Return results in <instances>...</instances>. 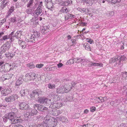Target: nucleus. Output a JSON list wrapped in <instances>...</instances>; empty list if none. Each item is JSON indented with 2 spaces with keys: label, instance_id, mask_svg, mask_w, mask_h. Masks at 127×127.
Listing matches in <instances>:
<instances>
[{
  "label": "nucleus",
  "instance_id": "1",
  "mask_svg": "<svg viewBox=\"0 0 127 127\" xmlns=\"http://www.w3.org/2000/svg\"><path fill=\"white\" fill-rule=\"evenodd\" d=\"M16 114L14 112L9 113L8 114L2 117L3 121L7 122L8 119H9L11 121L12 124H15L21 122V119L19 118H16Z\"/></svg>",
  "mask_w": 127,
  "mask_h": 127
},
{
  "label": "nucleus",
  "instance_id": "2",
  "mask_svg": "<svg viewBox=\"0 0 127 127\" xmlns=\"http://www.w3.org/2000/svg\"><path fill=\"white\" fill-rule=\"evenodd\" d=\"M40 34L39 32L34 31L33 32L32 34V35L29 39V42L34 43L35 40H37V38L39 36Z\"/></svg>",
  "mask_w": 127,
  "mask_h": 127
},
{
  "label": "nucleus",
  "instance_id": "3",
  "mask_svg": "<svg viewBox=\"0 0 127 127\" xmlns=\"http://www.w3.org/2000/svg\"><path fill=\"white\" fill-rule=\"evenodd\" d=\"M11 46V44L9 42L7 41L5 42L1 47L0 53L2 54L6 52Z\"/></svg>",
  "mask_w": 127,
  "mask_h": 127
},
{
  "label": "nucleus",
  "instance_id": "4",
  "mask_svg": "<svg viewBox=\"0 0 127 127\" xmlns=\"http://www.w3.org/2000/svg\"><path fill=\"white\" fill-rule=\"evenodd\" d=\"M18 98V95L16 94H13L10 96H7L5 97V100L7 103H11L15 100V99Z\"/></svg>",
  "mask_w": 127,
  "mask_h": 127
},
{
  "label": "nucleus",
  "instance_id": "5",
  "mask_svg": "<svg viewBox=\"0 0 127 127\" xmlns=\"http://www.w3.org/2000/svg\"><path fill=\"white\" fill-rule=\"evenodd\" d=\"M42 92L40 90H34L32 91L30 96L31 98L33 97H37L39 95L42 94Z\"/></svg>",
  "mask_w": 127,
  "mask_h": 127
},
{
  "label": "nucleus",
  "instance_id": "6",
  "mask_svg": "<svg viewBox=\"0 0 127 127\" xmlns=\"http://www.w3.org/2000/svg\"><path fill=\"white\" fill-rule=\"evenodd\" d=\"M14 31H13L9 34L5 35L2 37V38L0 39V40H7L8 39H10L9 40V42H11L13 40V39L12 38V35L14 33Z\"/></svg>",
  "mask_w": 127,
  "mask_h": 127
},
{
  "label": "nucleus",
  "instance_id": "7",
  "mask_svg": "<svg viewBox=\"0 0 127 127\" xmlns=\"http://www.w3.org/2000/svg\"><path fill=\"white\" fill-rule=\"evenodd\" d=\"M109 63L111 64L115 63V66L120 65V61L119 60L118 56L111 58L110 60Z\"/></svg>",
  "mask_w": 127,
  "mask_h": 127
},
{
  "label": "nucleus",
  "instance_id": "8",
  "mask_svg": "<svg viewBox=\"0 0 127 127\" xmlns=\"http://www.w3.org/2000/svg\"><path fill=\"white\" fill-rule=\"evenodd\" d=\"M43 13L44 11L40 6H38L34 12V14L38 16L39 15L40 16H42L43 15Z\"/></svg>",
  "mask_w": 127,
  "mask_h": 127
},
{
  "label": "nucleus",
  "instance_id": "9",
  "mask_svg": "<svg viewBox=\"0 0 127 127\" xmlns=\"http://www.w3.org/2000/svg\"><path fill=\"white\" fill-rule=\"evenodd\" d=\"M23 81L21 78H19L17 80L15 83V88L18 90L20 89L19 86L22 83Z\"/></svg>",
  "mask_w": 127,
  "mask_h": 127
},
{
  "label": "nucleus",
  "instance_id": "10",
  "mask_svg": "<svg viewBox=\"0 0 127 127\" xmlns=\"http://www.w3.org/2000/svg\"><path fill=\"white\" fill-rule=\"evenodd\" d=\"M19 106L20 109L23 110H25L28 109L29 108V105L28 104L24 102L19 103Z\"/></svg>",
  "mask_w": 127,
  "mask_h": 127
},
{
  "label": "nucleus",
  "instance_id": "11",
  "mask_svg": "<svg viewBox=\"0 0 127 127\" xmlns=\"http://www.w3.org/2000/svg\"><path fill=\"white\" fill-rule=\"evenodd\" d=\"M37 113V111L36 109H30L27 112V115L29 116H33L36 115Z\"/></svg>",
  "mask_w": 127,
  "mask_h": 127
},
{
  "label": "nucleus",
  "instance_id": "12",
  "mask_svg": "<svg viewBox=\"0 0 127 127\" xmlns=\"http://www.w3.org/2000/svg\"><path fill=\"white\" fill-rule=\"evenodd\" d=\"M57 123V120L54 118L51 120V122H49L48 124L49 125L50 127H54L56 125Z\"/></svg>",
  "mask_w": 127,
  "mask_h": 127
},
{
  "label": "nucleus",
  "instance_id": "13",
  "mask_svg": "<svg viewBox=\"0 0 127 127\" xmlns=\"http://www.w3.org/2000/svg\"><path fill=\"white\" fill-rule=\"evenodd\" d=\"M75 15H73L71 14L68 13L65 16V20H66L69 19H72L75 17Z\"/></svg>",
  "mask_w": 127,
  "mask_h": 127
},
{
  "label": "nucleus",
  "instance_id": "14",
  "mask_svg": "<svg viewBox=\"0 0 127 127\" xmlns=\"http://www.w3.org/2000/svg\"><path fill=\"white\" fill-rule=\"evenodd\" d=\"M10 93L9 90L8 89H4L1 91V95L2 96L7 95Z\"/></svg>",
  "mask_w": 127,
  "mask_h": 127
},
{
  "label": "nucleus",
  "instance_id": "15",
  "mask_svg": "<svg viewBox=\"0 0 127 127\" xmlns=\"http://www.w3.org/2000/svg\"><path fill=\"white\" fill-rule=\"evenodd\" d=\"M18 43L23 49L25 48L26 47L27 44L26 43L23 41L22 40H19L18 41Z\"/></svg>",
  "mask_w": 127,
  "mask_h": 127
},
{
  "label": "nucleus",
  "instance_id": "16",
  "mask_svg": "<svg viewBox=\"0 0 127 127\" xmlns=\"http://www.w3.org/2000/svg\"><path fill=\"white\" fill-rule=\"evenodd\" d=\"M54 118V117H52L49 115H47L44 118L45 121L44 122L48 124L49 122H51V120H52V119Z\"/></svg>",
  "mask_w": 127,
  "mask_h": 127
},
{
  "label": "nucleus",
  "instance_id": "17",
  "mask_svg": "<svg viewBox=\"0 0 127 127\" xmlns=\"http://www.w3.org/2000/svg\"><path fill=\"white\" fill-rule=\"evenodd\" d=\"M12 75L13 74H4L2 75V78H3L4 79V80H5L9 79L12 77Z\"/></svg>",
  "mask_w": 127,
  "mask_h": 127
},
{
  "label": "nucleus",
  "instance_id": "18",
  "mask_svg": "<svg viewBox=\"0 0 127 127\" xmlns=\"http://www.w3.org/2000/svg\"><path fill=\"white\" fill-rule=\"evenodd\" d=\"M1 7L3 9L6 5H7L9 4V2L8 0H3L1 2Z\"/></svg>",
  "mask_w": 127,
  "mask_h": 127
},
{
  "label": "nucleus",
  "instance_id": "19",
  "mask_svg": "<svg viewBox=\"0 0 127 127\" xmlns=\"http://www.w3.org/2000/svg\"><path fill=\"white\" fill-rule=\"evenodd\" d=\"M20 18L18 17H14L11 18L10 20L11 22L14 23L16 22L17 21L20 20Z\"/></svg>",
  "mask_w": 127,
  "mask_h": 127
},
{
  "label": "nucleus",
  "instance_id": "20",
  "mask_svg": "<svg viewBox=\"0 0 127 127\" xmlns=\"http://www.w3.org/2000/svg\"><path fill=\"white\" fill-rule=\"evenodd\" d=\"M47 8L51 10H52V9L54 8V6L53 3L51 1L47 3L46 4Z\"/></svg>",
  "mask_w": 127,
  "mask_h": 127
},
{
  "label": "nucleus",
  "instance_id": "21",
  "mask_svg": "<svg viewBox=\"0 0 127 127\" xmlns=\"http://www.w3.org/2000/svg\"><path fill=\"white\" fill-rule=\"evenodd\" d=\"M4 63L3 62H0V68L3 69V68H5V67H7L8 68H9V67L10 66L9 64H6L5 65H3V64Z\"/></svg>",
  "mask_w": 127,
  "mask_h": 127
},
{
  "label": "nucleus",
  "instance_id": "22",
  "mask_svg": "<svg viewBox=\"0 0 127 127\" xmlns=\"http://www.w3.org/2000/svg\"><path fill=\"white\" fill-rule=\"evenodd\" d=\"M4 63L3 62H0V68L3 69V68H5V67H7L8 68H9V67L10 66L9 64H6L5 65H3V64Z\"/></svg>",
  "mask_w": 127,
  "mask_h": 127
},
{
  "label": "nucleus",
  "instance_id": "23",
  "mask_svg": "<svg viewBox=\"0 0 127 127\" xmlns=\"http://www.w3.org/2000/svg\"><path fill=\"white\" fill-rule=\"evenodd\" d=\"M64 88L63 86L57 89V91L58 94L63 93L64 92Z\"/></svg>",
  "mask_w": 127,
  "mask_h": 127
},
{
  "label": "nucleus",
  "instance_id": "24",
  "mask_svg": "<svg viewBox=\"0 0 127 127\" xmlns=\"http://www.w3.org/2000/svg\"><path fill=\"white\" fill-rule=\"evenodd\" d=\"M69 12V10L66 7H64L62 8V9L60 10L59 12L60 13H66Z\"/></svg>",
  "mask_w": 127,
  "mask_h": 127
},
{
  "label": "nucleus",
  "instance_id": "25",
  "mask_svg": "<svg viewBox=\"0 0 127 127\" xmlns=\"http://www.w3.org/2000/svg\"><path fill=\"white\" fill-rule=\"evenodd\" d=\"M20 93L21 96H25L27 95V89L22 90L20 91Z\"/></svg>",
  "mask_w": 127,
  "mask_h": 127
},
{
  "label": "nucleus",
  "instance_id": "26",
  "mask_svg": "<svg viewBox=\"0 0 127 127\" xmlns=\"http://www.w3.org/2000/svg\"><path fill=\"white\" fill-rule=\"evenodd\" d=\"M89 65L90 66H101L102 65L101 63H93L92 62H90Z\"/></svg>",
  "mask_w": 127,
  "mask_h": 127
},
{
  "label": "nucleus",
  "instance_id": "27",
  "mask_svg": "<svg viewBox=\"0 0 127 127\" xmlns=\"http://www.w3.org/2000/svg\"><path fill=\"white\" fill-rule=\"evenodd\" d=\"M38 18L37 17H34L31 20V22H33V24L35 25L38 24Z\"/></svg>",
  "mask_w": 127,
  "mask_h": 127
},
{
  "label": "nucleus",
  "instance_id": "28",
  "mask_svg": "<svg viewBox=\"0 0 127 127\" xmlns=\"http://www.w3.org/2000/svg\"><path fill=\"white\" fill-rule=\"evenodd\" d=\"M83 46L86 50L89 51L91 50V48L89 44L88 43H85L83 45Z\"/></svg>",
  "mask_w": 127,
  "mask_h": 127
},
{
  "label": "nucleus",
  "instance_id": "29",
  "mask_svg": "<svg viewBox=\"0 0 127 127\" xmlns=\"http://www.w3.org/2000/svg\"><path fill=\"white\" fill-rule=\"evenodd\" d=\"M22 32L20 31H18L15 34L14 36L18 39H20V36L21 35Z\"/></svg>",
  "mask_w": 127,
  "mask_h": 127
},
{
  "label": "nucleus",
  "instance_id": "30",
  "mask_svg": "<svg viewBox=\"0 0 127 127\" xmlns=\"http://www.w3.org/2000/svg\"><path fill=\"white\" fill-rule=\"evenodd\" d=\"M66 87L64 88V91L65 93H67L72 89V87H70L69 85H67Z\"/></svg>",
  "mask_w": 127,
  "mask_h": 127
},
{
  "label": "nucleus",
  "instance_id": "31",
  "mask_svg": "<svg viewBox=\"0 0 127 127\" xmlns=\"http://www.w3.org/2000/svg\"><path fill=\"white\" fill-rule=\"evenodd\" d=\"M106 1L108 2H111L114 3H115L117 2H119L117 0H101V1H102V3H104Z\"/></svg>",
  "mask_w": 127,
  "mask_h": 127
},
{
  "label": "nucleus",
  "instance_id": "32",
  "mask_svg": "<svg viewBox=\"0 0 127 127\" xmlns=\"http://www.w3.org/2000/svg\"><path fill=\"white\" fill-rule=\"evenodd\" d=\"M119 104L117 100L112 101L110 102V104L114 107L116 106Z\"/></svg>",
  "mask_w": 127,
  "mask_h": 127
},
{
  "label": "nucleus",
  "instance_id": "33",
  "mask_svg": "<svg viewBox=\"0 0 127 127\" xmlns=\"http://www.w3.org/2000/svg\"><path fill=\"white\" fill-rule=\"evenodd\" d=\"M47 108L45 107L44 106L40 105L38 107L37 109L40 111H43L44 110H46Z\"/></svg>",
  "mask_w": 127,
  "mask_h": 127
},
{
  "label": "nucleus",
  "instance_id": "34",
  "mask_svg": "<svg viewBox=\"0 0 127 127\" xmlns=\"http://www.w3.org/2000/svg\"><path fill=\"white\" fill-rule=\"evenodd\" d=\"M30 76L31 80H33L35 78L36 74L34 72H31L29 73Z\"/></svg>",
  "mask_w": 127,
  "mask_h": 127
},
{
  "label": "nucleus",
  "instance_id": "35",
  "mask_svg": "<svg viewBox=\"0 0 127 127\" xmlns=\"http://www.w3.org/2000/svg\"><path fill=\"white\" fill-rule=\"evenodd\" d=\"M96 99L98 102H104V100L103 99V97H98L96 98Z\"/></svg>",
  "mask_w": 127,
  "mask_h": 127
},
{
  "label": "nucleus",
  "instance_id": "36",
  "mask_svg": "<svg viewBox=\"0 0 127 127\" xmlns=\"http://www.w3.org/2000/svg\"><path fill=\"white\" fill-rule=\"evenodd\" d=\"M85 1V2L88 4V5L90 6L92 5L94 2L93 0H86Z\"/></svg>",
  "mask_w": 127,
  "mask_h": 127
},
{
  "label": "nucleus",
  "instance_id": "37",
  "mask_svg": "<svg viewBox=\"0 0 127 127\" xmlns=\"http://www.w3.org/2000/svg\"><path fill=\"white\" fill-rule=\"evenodd\" d=\"M44 101L43 103V104H47V103L48 104L51 101V100L50 99H49L47 98L46 97H44L43 98Z\"/></svg>",
  "mask_w": 127,
  "mask_h": 127
},
{
  "label": "nucleus",
  "instance_id": "38",
  "mask_svg": "<svg viewBox=\"0 0 127 127\" xmlns=\"http://www.w3.org/2000/svg\"><path fill=\"white\" fill-rule=\"evenodd\" d=\"M118 59L119 61H120V65H121V61H124L125 60L126 57L124 56H119L118 57Z\"/></svg>",
  "mask_w": 127,
  "mask_h": 127
},
{
  "label": "nucleus",
  "instance_id": "39",
  "mask_svg": "<svg viewBox=\"0 0 127 127\" xmlns=\"http://www.w3.org/2000/svg\"><path fill=\"white\" fill-rule=\"evenodd\" d=\"M61 113V111L59 110H55L54 112L52 113L54 115V116H57L59 114Z\"/></svg>",
  "mask_w": 127,
  "mask_h": 127
},
{
  "label": "nucleus",
  "instance_id": "40",
  "mask_svg": "<svg viewBox=\"0 0 127 127\" xmlns=\"http://www.w3.org/2000/svg\"><path fill=\"white\" fill-rule=\"evenodd\" d=\"M44 97H39L37 99V101L40 103L43 104V103Z\"/></svg>",
  "mask_w": 127,
  "mask_h": 127
},
{
  "label": "nucleus",
  "instance_id": "41",
  "mask_svg": "<svg viewBox=\"0 0 127 127\" xmlns=\"http://www.w3.org/2000/svg\"><path fill=\"white\" fill-rule=\"evenodd\" d=\"M93 125L90 124H84L83 125H81L80 127H92Z\"/></svg>",
  "mask_w": 127,
  "mask_h": 127
},
{
  "label": "nucleus",
  "instance_id": "42",
  "mask_svg": "<svg viewBox=\"0 0 127 127\" xmlns=\"http://www.w3.org/2000/svg\"><path fill=\"white\" fill-rule=\"evenodd\" d=\"M55 85L54 84H53L50 83H49L48 85V87L49 89H53L55 88Z\"/></svg>",
  "mask_w": 127,
  "mask_h": 127
},
{
  "label": "nucleus",
  "instance_id": "43",
  "mask_svg": "<svg viewBox=\"0 0 127 127\" xmlns=\"http://www.w3.org/2000/svg\"><path fill=\"white\" fill-rule=\"evenodd\" d=\"M16 52L14 51V50H13L10 53V59L12 58L15 55Z\"/></svg>",
  "mask_w": 127,
  "mask_h": 127
},
{
  "label": "nucleus",
  "instance_id": "44",
  "mask_svg": "<svg viewBox=\"0 0 127 127\" xmlns=\"http://www.w3.org/2000/svg\"><path fill=\"white\" fill-rule=\"evenodd\" d=\"M32 0H30L29 2L28 3L27 5V7H30L31 6L32 4Z\"/></svg>",
  "mask_w": 127,
  "mask_h": 127
},
{
  "label": "nucleus",
  "instance_id": "45",
  "mask_svg": "<svg viewBox=\"0 0 127 127\" xmlns=\"http://www.w3.org/2000/svg\"><path fill=\"white\" fill-rule=\"evenodd\" d=\"M74 63V61L73 59H70L66 63V64L67 65L68 64H71Z\"/></svg>",
  "mask_w": 127,
  "mask_h": 127
},
{
  "label": "nucleus",
  "instance_id": "46",
  "mask_svg": "<svg viewBox=\"0 0 127 127\" xmlns=\"http://www.w3.org/2000/svg\"><path fill=\"white\" fill-rule=\"evenodd\" d=\"M26 77V81L28 80H31L30 79V76L29 75V73H27L25 75Z\"/></svg>",
  "mask_w": 127,
  "mask_h": 127
},
{
  "label": "nucleus",
  "instance_id": "47",
  "mask_svg": "<svg viewBox=\"0 0 127 127\" xmlns=\"http://www.w3.org/2000/svg\"><path fill=\"white\" fill-rule=\"evenodd\" d=\"M27 66L29 67V68L31 69L34 68L35 66L34 64L31 65L30 64H28L27 65Z\"/></svg>",
  "mask_w": 127,
  "mask_h": 127
},
{
  "label": "nucleus",
  "instance_id": "48",
  "mask_svg": "<svg viewBox=\"0 0 127 127\" xmlns=\"http://www.w3.org/2000/svg\"><path fill=\"white\" fill-rule=\"evenodd\" d=\"M82 12H83L84 13H88L89 12V10L87 8H83L81 10Z\"/></svg>",
  "mask_w": 127,
  "mask_h": 127
},
{
  "label": "nucleus",
  "instance_id": "49",
  "mask_svg": "<svg viewBox=\"0 0 127 127\" xmlns=\"http://www.w3.org/2000/svg\"><path fill=\"white\" fill-rule=\"evenodd\" d=\"M7 106V105H4L2 104H0V108L1 109H4L6 108Z\"/></svg>",
  "mask_w": 127,
  "mask_h": 127
},
{
  "label": "nucleus",
  "instance_id": "50",
  "mask_svg": "<svg viewBox=\"0 0 127 127\" xmlns=\"http://www.w3.org/2000/svg\"><path fill=\"white\" fill-rule=\"evenodd\" d=\"M26 12L28 14H31L32 12V10L30 8H28L26 10Z\"/></svg>",
  "mask_w": 127,
  "mask_h": 127
},
{
  "label": "nucleus",
  "instance_id": "51",
  "mask_svg": "<svg viewBox=\"0 0 127 127\" xmlns=\"http://www.w3.org/2000/svg\"><path fill=\"white\" fill-rule=\"evenodd\" d=\"M123 77L127 80V72H124L123 74Z\"/></svg>",
  "mask_w": 127,
  "mask_h": 127
},
{
  "label": "nucleus",
  "instance_id": "52",
  "mask_svg": "<svg viewBox=\"0 0 127 127\" xmlns=\"http://www.w3.org/2000/svg\"><path fill=\"white\" fill-rule=\"evenodd\" d=\"M44 66L43 64H37L36 65V67L37 68H40Z\"/></svg>",
  "mask_w": 127,
  "mask_h": 127
},
{
  "label": "nucleus",
  "instance_id": "53",
  "mask_svg": "<svg viewBox=\"0 0 127 127\" xmlns=\"http://www.w3.org/2000/svg\"><path fill=\"white\" fill-rule=\"evenodd\" d=\"M78 63L81 62H84L85 61V60L84 59H82L81 58H78Z\"/></svg>",
  "mask_w": 127,
  "mask_h": 127
},
{
  "label": "nucleus",
  "instance_id": "54",
  "mask_svg": "<svg viewBox=\"0 0 127 127\" xmlns=\"http://www.w3.org/2000/svg\"><path fill=\"white\" fill-rule=\"evenodd\" d=\"M66 99L67 100L70 101H72L73 99V98L72 96H70L69 97H67Z\"/></svg>",
  "mask_w": 127,
  "mask_h": 127
},
{
  "label": "nucleus",
  "instance_id": "55",
  "mask_svg": "<svg viewBox=\"0 0 127 127\" xmlns=\"http://www.w3.org/2000/svg\"><path fill=\"white\" fill-rule=\"evenodd\" d=\"M80 25L81 26H86L87 25V23H86L84 22H81L79 23Z\"/></svg>",
  "mask_w": 127,
  "mask_h": 127
},
{
  "label": "nucleus",
  "instance_id": "56",
  "mask_svg": "<svg viewBox=\"0 0 127 127\" xmlns=\"http://www.w3.org/2000/svg\"><path fill=\"white\" fill-rule=\"evenodd\" d=\"M76 84V82L74 81H72V82L71 84V87H72H72H74Z\"/></svg>",
  "mask_w": 127,
  "mask_h": 127
},
{
  "label": "nucleus",
  "instance_id": "57",
  "mask_svg": "<svg viewBox=\"0 0 127 127\" xmlns=\"http://www.w3.org/2000/svg\"><path fill=\"white\" fill-rule=\"evenodd\" d=\"M96 108L94 107H91L90 108V111H91L93 112L95 111Z\"/></svg>",
  "mask_w": 127,
  "mask_h": 127
},
{
  "label": "nucleus",
  "instance_id": "58",
  "mask_svg": "<svg viewBox=\"0 0 127 127\" xmlns=\"http://www.w3.org/2000/svg\"><path fill=\"white\" fill-rule=\"evenodd\" d=\"M59 120L62 121V122L65 121H64V117L63 116H61V117H60L59 118Z\"/></svg>",
  "mask_w": 127,
  "mask_h": 127
},
{
  "label": "nucleus",
  "instance_id": "59",
  "mask_svg": "<svg viewBox=\"0 0 127 127\" xmlns=\"http://www.w3.org/2000/svg\"><path fill=\"white\" fill-rule=\"evenodd\" d=\"M47 123L44 122L42 124L43 127H48V125Z\"/></svg>",
  "mask_w": 127,
  "mask_h": 127
},
{
  "label": "nucleus",
  "instance_id": "60",
  "mask_svg": "<svg viewBox=\"0 0 127 127\" xmlns=\"http://www.w3.org/2000/svg\"><path fill=\"white\" fill-rule=\"evenodd\" d=\"M14 7L12 6L10 7L9 10L12 12L14 11Z\"/></svg>",
  "mask_w": 127,
  "mask_h": 127
},
{
  "label": "nucleus",
  "instance_id": "61",
  "mask_svg": "<svg viewBox=\"0 0 127 127\" xmlns=\"http://www.w3.org/2000/svg\"><path fill=\"white\" fill-rule=\"evenodd\" d=\"M86 40L90 44H92L93 42V41L92 39H90L89 40L88 39H87Z\"/></svg>",
  "mask_w": 127,
  "mask_h": 127
},
{
  "label": "nucleus",
  "instance_id": "62",
  "mask_svg": "<svg viewBox=\"0 0 127 127\" xmlns=\"http://www.w3.org/2000/svg\"><path fill=\"white\" fill-rule=\"evenodd\" d=\"M54 105H57V108H58L59 107H60L62 106V105L60 103H56L54 104Z\"/></svg>",
  "mask_w": 127,
  "mask_h": 127
},
{
  "label": "nucleus",
  "instance_id": "63",
  "mask_svg": "<svg viewBox=\"0 0 127 127\" xmlns=\"http://www.w3.org/2000/svg\"><path fill=\"white\" fill-rule=\"evenodd\" d=\"M44 30L45 31L47 32L48 31V29L47 27L46 26H44L43 28Z\"/></svg>",
  "mask_w": 127,
  "mask_h": 127
},
{
  "label": "nucleus",
  "instance_id": "64",
  "mask_svg": "<svg viewBox=\"0 0 127 127\" xmlns=\"http://www.w3.org/2000/svg\"><path fill=\"white\" fill-rule=\"evenodd\" d=\"M6 19L5 18H4L2 20H1V21L0 22V23H1V24H2V25L4 23H5L6 21Z\"/></svg>",
  "mask_w": 127,
  "mask_h": 127
}]
</instances>
